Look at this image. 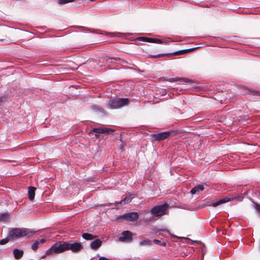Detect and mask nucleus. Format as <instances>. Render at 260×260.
Segmentation results:
<instances>
[{"label":"nucleus","instance_id":"nucleus-1","mask_svg":"<svg viewBox=\"0 0 260 260\" xmlns=\"http://www.w3.org/2000/svg\"><path fill=\"white\" fill-rule=\"evenodd\" d=\"M34 234V232L28 229L16 228L9 232V238L14 240L24 236H31Z\"/></svg>","mask_w":260,"mask_h":260},{"label":"nucleus","instance_id":"nucleus-2","mask_svg":"<svg viewBox=\"0 0 260 260\" xmlns=\"http://www.w3.org/2000/svg\"><path fill=\"white\" fill-rule=\"evenodd\" d=\"M66 251V242L60 241L53 244L46 252V255H49L53 253H60Z\"/></svg>","mask_w":260,"mask_h":260},{"label":"nucleus","instance_id":"nucleus-3","mask_svg":"<svg viewBox=\"0 0 260 260\" xmlns=\"http://www.w3.org/2000/svg\"><path fill=\"white\" fill-rule=\"evenodd\" d=\"M129 103L128 99H120L116 100H112L108 103V107L110 109H117L124 106H126Z\"/></svg>","mask_w":260,"mask_h":260},{"label":"nucleus","instance_id":"nucleus-4","mask_svg":"<svg viewBox=\"0 0 260 260\" xmlns=\"http://www.w3.org/2000/svg\"><path fill=\"white\" fill-rule=\"evenodd\" d=\"M67 250H71L74 253H77L82 250L83 246L81 243L77 242H66Z\"/></svg>","mask_w":260,"mask_h":260},{"label":"nucleus","instance_id":"nucleus-5","mask_svg":"<svg viewBox=\"0 0 260 260\" xmlns=\"http://www.w3.org/2000/svg\"><path fill=\"white\" fill-rule=\"evenodd\" d=\"M151 212L156 216L166 214H167V206L163 205L156 206L151 209Z\"/></svg>","mask_w":260,"mask_h":260},{"label":"nucleus","instance_id":"nucleus-6","mask_svg":"<svg viewBox=\"0 0 260 260\" xmlns=\"http://www.w3.org/2000/svg\"><path fill=\"white\" fill-rule=\"evenodd\" d=\"M172 132H165L151 135V137L154 141L164 140L168 138L172 133Z\"/></svg>","mask_w":260,"mask_h":260},{"label":"nucleus","instance_id":"nucleus-7","mask_svg":"<svg viewBox=\"0 0 260 260\" xmlns=\"http://www.w3.org/2000/svg\"><path fill=\"white\" fill-rule=\"evenodd\" d=\"M133 234L128 231H126L122 233V236L119 238V240L122 242H130L132 240Z\"/></svg>","mask_w":260,"mask_h":260},{"label":"nucleus","instance_id":"nucleus-8","mask_svg":"<svg viewBox=\"0 0 260 260\" xmlns=\"http://www.w3.org/2000/svg\"><path fill=\"white\" fill-rule=\"evenodd\" d=\"M138 214L137 212H131L122 215V217L129 221H134L138 218Z\"/></svg>","mask_w":260,"mask_h":260},{"label":"nucleus","instance_id":"nucleus-9","mask_svg":"<svg viewBox=\"0 0 260 260\" xmlns=\"http://www.w3.org/2000/svg\"><path fill=\"white\" fill-rule=\"evenodd\" d=\"M114 132L113 130L107 128L98 127L93 128L90 133H95L97 134H103V133H111Z\"/></svg>","mask_w":260,"mask_h":260},{"label":"nucleus","instance_id":"nucleus-10","mask_svg":"<svg viewBox=\"0 0 260 260\" xmlns=\"http://www.w3.org/2000/svg\"><path fill=\"white\" fill-rule=\"evenodd\" d=\"M102 241L100 239H97L90 243V247L93 250H96L102 246Z\"/></svg>","mask_w":260,"mask_h":260},{"label":"nucleus","instance_id":"nucleus-11","mask_svg":"<svg viewBox=\"0 0 260 260\" xmlns=\"http://www.w3.org/2000/svg\"><path fill=\"white\" fill-rule=\"evenodd\" d=\"M36 189L35 187H29L28 188V198L31 201H32L35 198Z\"/></svg>","mask_w":260,"mask_h":260},{"label":"nucleus","instance_id":"nucleus-12","mask_svg":"<svg viewBox=\"0 0 260 260\" xmlns=\"http://www.w3.org/2000/svg\"><path fill=\"white\" fill-rule=\"evenodd\" d=\"M204 189V187L203 185H198L196 186L190 190V193L192 194H196L200 191H202Z\"/></svg>","mask_w":260,"mask_h":260},{"label":"nucleus","instance_id":"nucleus-13","mask_svg":"<svg viewBox=\"0 0 260 260\" xmlns=\"http://www.w3.org/2000/svg\"><path fill=\"white\" fill-rule=\"evenodd\" d=\"M13 254L16 259L20 258L23 255V251L18 249H15L13 251Z\"/></svg>","mask_w":260,"mask_h":260},{"label":"nucleus","instance_id":"nucleus-14","mask_svg":"<svg viewBox=\"0 0 260 260\" xmlns=\"http://www.w3.org/2000/svg\"><path fill=\"white\" fill-rule=\"evenodd\" d=\"M82 237L86 240H91L96 238L98 236L89 233H84L82 234Z\"/></svg>","mask_w":260,"mask_h":260},{"label":"nucleus","instance_id":"nucleus-15","mask_svg":"<svg viewBox=\"0 0 260 260\" xmlns=\"http://www.w3.org/2000/svg\"><path fill=\"white\" fill-rule=\"evenodd\" d=\"M230 199L228 198L222 199L220 200L219 201H218L217 202L213 203L212 206L213 207H216L220 204L225 203L230 201Z\"/></svg>","mask_w":260,"mask_h":260},{"label":"nucleus","instance_id":"nucleus-16","mask_svg":"<svg viewBox=\"0 0 260 260\" xmlns=\"http://www.w3.org/2000/svg\"><path fill=\"white\" fill-rule=\"evenodd\" d=\"M9 219V215L8 213H4L0 215V222H6Z\"/></svg>","mask_w":260,"mask_h":260},{"label":"nucleus","instance_id":"nucleus-17","mask_svg":"<svg viewBox=\"0 0 260 260\" xmlns=\"http://www.w3.org/2000/svg\"><path fill=\"white\" fill-rule=\"evenodd\" d=\"M168 81L170 82H175L177 81H183L185 82H191V80L187 78H171L168 80Z\"/></svg>","mask_w":260,"mask_h":260},{"label":"nucleus","instance_id":"nucleus-18","mask_svg":"<svg viewBox=\"0 0 260 260\" xmlns=\"http://www.w3.org/2000/svg\"><path fill=\"white\" fill-rule=\"evenodd\" d=\"M152 241L150 240H145L142 241L140 242V245L141 246H145V245H148L150 246L151 245Z\"/></svg>","mask_w":260,"mask_h":260},{"label":"nucleus","instance_id":"nucleus-19","mask_svg":"<svg viewBox=\"0 0 260 260\" xmlns=\"http://www.w3.org/2000/svg\"><path fill=\"white\" fill-rule=\"evenodd\" d=\"M132 200V198H130V197H125L124 198V199L121 200L120 202H119V204H127L128 203H129Z\"/></svg>","mask_w":260,"mask_h":260},{"label":"nucleus","instance_id":"nucleus-20","mask_svg":"<svg viewBox=\"0 0 260 260\" xmlns=\"http://www.w3.org/2000/svg\"><path fill=\"white\" fill-rule=\"evenodd\" d=\"M39 244V241L38 240L36 242L31 245V248L34 250H36L38 249V245Z\"/></svg>","mask_w":260,"mask_h":260},{"label":"nucleus","instance_id":"nucleus-21","mask_svg":"<svg viewBox=\"0 0 260 260\" xmlns=\"http://www.w3.org/2000/svg\"><path fill=\"white\" fill-rule=\"evenodd\" d=\"M153 242L156 244H158V245H162V246H165L166 245V243L164 242H161L160 241L158 240H157V239H155L153 240Z\"/></svg>","mask_w":260,"mask_h":260},{"label":"nucleus","instance_id":"nucleus-22","mask_svg":"<svg viewBox=\"0 0 260 260\" xmlns=\"http://www.w3.org/2000/svg\"><path fill=\"white\" fill-rule=\"evenodd\" d=\"M10 240H11V239H9V236H8L7 238L2 239V240L0 241V244H1V245L5 244L7 243H8L9 242V241Z\"/></svg>","mask_w":260,"mask_h":260},{"label":"nucleus","instance_id":"nucleus-23","mask_svg":"<svg viewBox=\"0 0 260 260\" xmlns=\"http://www.w3.org/2000/svg\"><path fill=\"white\" fill-rule=\"evenodd\" d=\"M143 39L150 43H155V39L154 38H143Z\"/></svg>","mask_w":260,"mask_h":260},{"label":"nucleus","instance_id":"nucleus-24","mask_svg":"<svg viewBox=\"0 0 260 260\" xmlns=\"http://www.w3.org/2000/svg\"><path fill=\"white\" fill-rule=\"evenodd\" d=\"M143 39L150 43H155V39L154 38H143Z\"/></svg>","mask_w":260,"mask_h":260},{"label":"nucleus","instance_id":"nucleus-25","mask_svg":"<svg viewBox=\"0 0 260 260\" xmlns=\"http://www.w3.org/2000/svg\"><path fill=\"white\" fill-rule=\"evenodd\" d=\"M254 206L256 210L260 213V205L258 204H255Z\"/></svg>","mask_w":260,"mask_h":260},{"label":"nucleus","instance_id":"nucleus-26","mask_svg":"<svg viewBox=\"0 0 260 260\" xmlns=\"http://www.w3.org/2000/svg\"><path fill=\"white\" fill-rule=\"evenodd\" d=\"M114 59L115 60H120V58L119 57H112V58H110V57H107L106 58V60L107 61H108L109 59Z\"/></svg>","mask_w":260,"mask_h":260},{"label":"nucleus","instance_id":"nucleus-27","mask_svg":"<svg viewBox=\"0 0 260 260\" xmlns=\"http://www.w3.org/2000/svg\"><path fill=\"white\" fill-rule=\"evenodd\" d=\"M155 43L162 44L163 42L159 39H155Z\"/></svg>","mask_w":260,"mask_h":260},{"label":"nucleus","instance_id":"nucleus-28","mask_svg":"<svg viewBox=\"0 0 260 260\" xmlns=\"http://www.w3.org/2000/svg\"><path fill=\"white\" fill-rule=\"evenodd\" d=\"M185 53L184 51H178V52H177L175 53V55H180V54H184Z\"/></svg>","mask_w":260,"mask_h":260},{"label":"nucleus","instance_id":"nucleus-29","mask_svg":"<svg viewBox=\"0 0 260 260\" xmlns=\"http://www.w3.org/2000/svg\"><path fill=\"white\" fill-rule=\"evenodd\" d=\"M98 260H110L105 257H101Z\"/></svg>","mask_w":260,"mask_h":260},{"label":"nucleus","instance_id":"nucleus-30","mask_svg":"<svg viewBox=\"0 0 260 260\" xmlns=\"http://www.w3.org/2000/svg\"><path fill=\"white\" fill-rule=\"evenodd\" d=\"M39 244L40 243H44L46 241V240L44 239H41V240H39Z\"/></svg>","mask_w":260,"mask_h":260},{"label":"nucleus","instance_id":"nucleus-31","mask_svg":"<svg viewBox=\"0 0 260 260\" xmlns=\"http://www.w3.org/2000/svg\"><path fill=\"white\" fill-rule=\"evenodd\" d=\"M164 231H165V232H168V233H169V231H168L167 230H164Z\"/></svg>","mask_w":260,"mask_h":260},{"label":"nucleus","instance_id":"nucleus-32","mask_svg":"<svg viewBox=\"0 0 260 260\" xmlns=\"http://www.w3.org/2000/svg\"><path fill=\"white\" fill-rule=\"evenodd\" d=\"M45 256H46V255L43 256H42V258H44V257H45Z\"/></svg>","mask_w":260,"mask_h":260},{"label":"nucleus","instance_id":"nucleus-33","mask_svg":"<svg viewBox=\"0 0 260 260\" xmlns=\"http://www.w3.org/2000/svg\"><path fill=\"white\" fill-rule=\"evenodd\" d=\"M172 237H176L175 236H173L172 235Z\"/></svg>","mask_w":260,"mask_h":260},{"label":"nucleus","instance_id":"nucleus-34","mask_svg":"<svg viewBox=\"0 0 260 260\" xmlns=\"http://www.w3.org/2000/svg\"><path fill=\"white\" fill-rule=\"evenodd\" d=\"M91 2L94 1V0H89Z\"/></svg>","mask_w":260,"mask_h":260}]
</instances>
